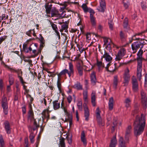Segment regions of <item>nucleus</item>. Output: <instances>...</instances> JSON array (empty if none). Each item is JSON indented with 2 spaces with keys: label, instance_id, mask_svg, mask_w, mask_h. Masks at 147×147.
Listing matches in <instances>:
<instances>
[{
  "label": "nucleus",
  "instance_id": "obj_29",
  "mask_svg": "<svg viewBox=\"0 0 147 147\" xmlns=\"http://www.w3.org/2000/svg\"><path fill=\"white\" fill-rule=\"evenodd\" d=\"M83 98L86 104L88 102V91L87 90H84L83 92Z\"/></svg>",
  "mask_w": 147,
  "mask_h": 147
},
{
  "label": "nucleus",
  "instance_id": "obj_49",
  "mask_svg": "<svg viewBox=\"0 0 147 147\" xmlns=\"http://www.w3.org/2000/svg\"><path fill=\"white\" fill-rule=\"evenodd\" d=\"M0 147H4V142L2 136H0Z\"/></svg>",
  "mask_w": 147,
  "mask_h": 147
},
{
  "label": "nucleus",
  "instance_id": "obj_56",
  "mask_svg": "<svg viewBox=\"0 0 147 147\" xmlns=\"http://www.w3.org/2000/svg\"><path fill=\"white\" fill-rule=\"evenodd\" d=\"M68 27V26L66 24H63L61 26L62 30H65V32H66V31L67 30Z\"/></svg>",
  "mask_w": 147,
  "mask_h": 147
},
{
  "label": "nucleus",
  "instance_id": "obj_10",
  "mask_svg": "<svg viewBox=\"0 0 147 147\" xmlns=\"http://www.w3.org/2000/svg\"><path fill=\"white\" fill-rule=\"evenodd\" d=\"M100 5L97 8V10L100 12H103L106 9V4L105 0H100Z\"/></svg>",
  "mask_w": 147,
  "mask_h": 147
},
{
  "label": "nucleus",
  "instance_id": "obj_36",
  "mask_svg": "<svg viewBox=\"0 0 147 147\" xmlns=\"http://www.w3.org/2000/svg\"><path fill=\"white\" fill-rule=\"evenodd\" d=\"M73 87L74 88L78 90H82L83 89L82 85L78 82L76 83L74 85Z\"/></svg>",
  "mask_w": 147,
  "mask_h": 147
},
{
  "label": "nucleus",
  "instance_id": "obj_42",
  "mask_svg": "<svg viewBox=\"0 0 147 147\" xmlns=\"http://www.w3.org/2000/svg\"><path fill=\"white\" fill-rule=\"evenodd\" d=\"M123 27L124 28L127 30L129 29V27L128 25V20L126 18L124 21Z\"/></svg>",
  "mask_w": 147,
  "mask_h": 147
},
{
  "label": "nucleus",
  "instance_id": "obj_61",
  "mask_svg": "<svg viewBox=\"0 0 147 147\" xmlns=\"http://www.w3.org/2000/svg\"><path fill=\"white\" fill-rule=\"evenodd\" d=\"M10 86V85H9L7 86V93L10 92L11 90Z\"/></svg>",
  "mask_w": 147,
  "mask_h": 147
},
{
  "label": "nucleus",
  "instance_id": "obj_54",
  "mask_svg": "<svg viewBox=\"0 0 147 147\" xmlns=\"http://www.w3.org/2000/svg\"><path fill=\"white\" fill-rule=\"evenodd\" d=\"M138 112V107L136 106H135V109L132 113V114L133 115H134L137 114Z\"/></svg>",
  "mask_w": 147,
  "mask_h": 147
},
{
  "label": "nucleus",
  "instance_id": "obj_34",
  "mask_svg": "<svg viewBox=\"0 0 147 147\" xmlns=\"http://www.w3.org/2000/svg\"><path fill=\"white\" fill-rule=\"evenodd\" d=\"M39 35L40 36V37L39 38L40 42V48L42 49L43 47L45 46V40L43 38L41 35V34H40Z\"/></svg>",
  "mask_w": 147,
  "mask_h": 147
},
{
  "label": "nucleus",
  "instance_id": "obj_35",
  "mask_svg": "<svg viewBox=\"0 0 147 147\" xmlns=\"http://www.w3.org/2000/svg\"><path fill=\"white\" fill-rule=\"evenodd\" d=\"M26 34L28 36H31L32 35H33L34 37H36V35L34 29H31L26 32Z\"/></svg>",
  "mask_w": 147,
  "mask_h": 147
},
{
  "label": "nucleus",
  "instance_id": "obj_44",
  "mask_svg": "<svg viewBox=\"0 0 147 147\" xmlns=\"http://www.w3.org/2000/svg\"><path fill=\"white\" fill-rule=\"evenodd\" d=\"M131 102V99L129 98H126L125 100V106L127 108L129 107Z\"/></svg>",
  "mask_w": 147,
  "mask_h": 147
},
{
  "label": "nucleus",
  "instance_id": "obj_22",
  "mask_svg": "<svg viewBox=\"0 0 147 147\" xmlns=\"http://www.w3.org/2000/svg\"><path fill=\"white\" fill-rule=\"evenodd\" d=\"M51 16L52 17H62L63 16L61 15L60 14H59L58 11L55 8H53L52 11L51 12Z\"/></svg>",
  "mask_w": 147,
  "mask_h": 147
},
{
  "label": "nucleus",
  "instance_id": "obj_25",
  "mask_svg": "<svg viewBox=\"0 0 147 147\" xmlns=\"http://www.w3.org/2000/svg\"><path fill=\"white\" fill-rule=\"evenodd\" d=\"M53 108L55 110L58 109L60 108V102L58 100H54L53 102Z\"/></svg>",
  "mask_w": 147,
  "mask_h": 147
},
{
  "label": "nucleus",
  "instance_id": "obj_39",
  "mask_svg": "<svg viewBox=\"0 0 147 147\" xmlns=\"http://www.w3.org/2000/svg\"><path fill=\"white\" fill-rule=\"evenodd\" d=\"M119 147H126L125 142L122 137H120L119 140Z\"/></svg>",
  "mask_w": 147,
  "mask_h": 147
},
{
  "label": "nucleus",
  "instance_id": "obj_45",
  "mask_svg": "<svg viewBox=\"0 0 147 147\" xmlns=\"http://www.w3.org/2000/svg\"><path fill=\"white\" fill-rule=\"evenodd\" d=\"M123 2L125 8V9L128 8L129 5V1L127 0H123Z\"/></svg>",
  "mask_w": 147,
  "mask_h": 147
},
{
  "label": "nucleus",
  "instance_id": "obj_13",
  "mask_svg": "<svg viewBox=\"0 0 147 147\" xmlns=\"http://www.w3.org/2000/svg\"><path fill=\"white\" fill-rule=\"evenodd\" d=\"M141 45V42H136L131 45V48L133 51V53H136L137 50L140 47Z\"/></svg>",
  "mask_w": 147,
  "mask_h": 147
},
{
  "label": "nucleus",
  "instance_id": "obj_52",
  "mask_svg": "<svg viewBox=\"0 0 147 147\" xmlns=\"http://www.w3.org/2000/svg\"><path fill=\"white\" fill-rule=\"evenodd\" d=\"M23 50L26 53L28 52V48L27 47V45L26 44H24L23 45Z\"/></svg>",
  "mask_w": 147,
  "mask_h": 147
},
{
  "label": "nucleus",
  "instance_id": "obj_43",
  "mask_svg": "<svg viewBox=\"0 0 147 147\" xmlns=\"http://www.w3.org/2000/svg\"><path fill=\"white\" fill-rule=\"evenodd\" d=\"M120 37L121 40L124 41L125 40L126 36L122 31H121L120 32Z\"/></svg>",
  "mask_w": 147,
  "mask_h": 147
},
{
  "label": "nucleus",
  "instance_id": "obj_23",
  "mask_svg": "<svg viewBox=\"0 0 147 147\" xmlns=\"http://www.w3.org/2000/svg\"><path fill=\"white\" fill-rule=\"evenodd\" d=\"M5 128L7 133L9 134L10 133V127L9 122L7 121H5L4 123Z\"/></svg>",
  "mask_w": 147,
  "mask_h": 147
},
{
  "label": "nucleus",
  "instance_id": "obj_47",
  "mask_svg": "<svg viewBox=\"0 0 147 147\" xmlns=\"http://www.w3.org/2000/svg\"><path fill=\"white\" fill-rule=\"evenodd\" d=\"M82 7L85 12H87L88 11L89 8L88 7L86 4H83Z\"/></svg>",
  "mask_w": 147,
  "mask_h": 147
},
{
  "label": "nucleus",
  "instance_id": "obj_51",
  "mask_svg": "<svg viewBox=\"0 0 147 147\" xmlns=\"http://www.w3.org/2000/svg\"><path fill=\"white\" fill-rule=\"evenodd\" d=\"M16 87V93L17 95L19 94L20 93V89L19 87V84L18 83H16L15 84Z\"/></svg>",
  "mask_w": 147,
  "mask_h": 147
},
{
  "label": "nucleus",
  "instance_id": "obj_8",
  "mask_svg": "<svg viewBox=\"0 0 147 147\" xmlns=\"http://www.w3.org/2000/svg\"><path fill=\"white\" fill-rule=\"evenodd\" d=\"M101 111L100 110L98 107H97L96 110V120L99 125H103V122L101 117L100 113Z\"/></svg>",
  "mask_w": 147,
  "mask_h": 147
},
{
  "label": "nucleus",
  "instance_id": "obj_2",
  "mask_svg": "<svg viewBox=\"0 0 147 147\" xmlns=\"http://www.w3.org/2000/svg\"><path fill=\"white\" fill-rule=\"evenodd\" d=\"M143 50L140 49L138 52L137 55V60L138 61V65L137 68V76L140 80L142 76L141 72L142 67V55Z\"/></svg>",
  "mask_w": 147,
  "mask_h": 147
},
{
  "label": "nucleus",
  "instance_id": "obj_63",
  "mask_svg": "<svg viewBox=\"0 0 147 147\" xmlns=\"http://www.w3.org/2000/svg\"><path fill=\"white\" fill-rule=\"evenodd\" d=\"M144 86L145 87L147 86V74H146L145 75Z\"/></svg>",
  "mask_w": 147,
  "mask_h": 147
},
{
  "label": "nucleus",
  "instance_id": "obj_14",
  "mask_svg": "<svg viewBox=\"0 0 147 147\" xmlns=\"http://www.w3.org/2000/svg\"><path fill=\"white\" fill-rule=\"evenodd\" d=\"M51 111H49L48 108L45 109L42 113V118L44 120L45 118L47 119V121L49 119V113Z\"/></svg>",
  "mask_w": 147,
  "mask_h": 147
},
{
  "label": "nucleus",
  "instance_id": "obj_3",
  "mask_svg": "<svg viewBox=\"0 0 147 147\" xmlns=\"http://www.w3.org/2000/svg\"><path fill=\"white\" fill-rule=\"evenodd\" d=\"M28 122H33V125L31 127V129L34 131L37 129L39 126L34 117V114L32 107L30 106L28 113Z\"/></svg>",
  "mask_w": 147,
  "mask_h": 147
},
{
  "label": "nucleus",
  "instance_id": "obj_12",
  "mask_svg": "<svg viewBox=\"0 0 147 147\" xmlns=\"http://www.w3.org/2000/svg\"><path fill=\"white\" fill-rule=\"evenodd\" d=\"M130 76L129 74V70L128 69H127L125 71V73L124 76V85H127L130 79Z\"/></svg>",
  "mask_w": 147,
  "mask_h": 147
},
{
  "label": "nucleus",
  "instance_id": "obj_48",
  "mask_svg": "<svg viewBox=\"0 0 147 147\" xmlns=\"http://www.w3.org/2000/svg\"><path fill=\"white\" fill-rule=\"evenodd\" d=\"M35 136V135L32 132L30 134V139L32 143H33L34 142V138Z\"/></svg>",
  "mask_w": 147,
  "mask_h": 147
},
{
  "label": "nucleus",
  "instance_id": "obj_11",
  "mask_svg": "<svg viewBox=\"0 0 147 147\" xmlns=\"http://www.w3.org/2000/svg\"><path fill=\"white\" fill-rule=\"evenodd\" d=\"M132 89L133 91L135 92H137L139 90L138 84L136 78L132 79Z\"/></svg>",
  "mask_w": 147,
  "mask_h": 147
},
{
  "label": "nucleus",
  "instance_id": "obj_59",
  "mask_svg": "<svg viewBox=\"0 0 147 147\" xmlns=\"http://www.w3.org/2000/svg\"><path fill=\"white\" fill-rule=\"evenodd\" d=\"M28 98H29L30 100V102H29V107H30V106H31V107H32L31 104L32 103V101L33 100V99L30 95L28 96Z\"/></svg>",
  "mask_w": 147,
  "mask_h": 147
},
{
  "label": "nucleus",
  "instance_id": "obj_32",
  "mask_svg": "<svg viewBox=\"0 0 147 147\" xmlns=\"http://www.w3.org/2000/svg\"><path fill=\"white\" fill-rule=\"evenodd\" d=\"M59 146V147H65V139L63 138L62 137L60 139Z\"/></svg>",
  "mask_w": 147,
  "mask_h": 147
},
{
  "label": "nucleus",
  "instance_id": "obj_7",
  "mask_svg": "<svg viewBox=\"0 0 147 147\" xmlns=\"http://www.w3.org/2000/svg\"><path fill=\"white\" fill-rule=\"evenodd\" d=\"M1 105L3 107L4 113L5 114H7L8 110L7 102V98L5 97L3 99L1 103Z\"/></svg>",
  "mask_w": 147,
  "mask_h": 147
},
{
  "label": "nucleus",
  "instance_id": "obj_4",
  "mask_svg": "<svg viewBox=\"0 0 147 147\" xmlns=\"http://www.w3.org/2000/svg\"><path fill=\"white\" fill-rule=\"evenodd\" d=\"M126 53V50L125 49L123 48H121L117 54L116 55L115 58V60L116 61H118V65L117 63H114V67L116 69L118 68L121 65L122 63H119V61L121 59H122L123 57L125 55Z\"/></svg>",
  "mask_w": 147,
  "mask_h": 147
},
{
  "label": "nucleus",
  "instance_id": "obj_30",
  "mask_svg": "<svg viewBox=\"0 0 147 147\" xmlns=\"http://www.w3.org/2000/svg\"><path fill=\"white\" fill-rule=\"evenodd\" d=\"M77 69L79 75L82 76L83 74V67L80 64L77 65Z\"/></svg>",
  "mask_w": 147,
  "mask_h": 147
},
{
  "label": "nucleus",
  "instance_id": "obj_20",
  "mask_svg": "<svg viewBox=\"0 0 147 147\" xmlns=\"http://www.w3.org/2000/svg\"><path fill=\"white\" fill-rule=\"evenodd\" d=\"M96 92L94 91H92L91 94V102L94 107L96 105Z\"/></svg>",
  "mask_w": 147,
  "mask_h": 147
},
{
  "label": "nucleus",
  "instance_id": "obj_19",
  "mask_svg": "<svg viewBox=\"0 0 147 147\" xmlns=\"http://www.w3.org/2000/svg\"><path fill=\"white\" fill-rule=\"evenodd\" d=\"M90 77L92 84L93 85H95L96 82V73L94 71H93L90 74Z\"/></svg>",
  "mask_w": 147,
  "mask_h": 147
},
{
  "label": "nucleus",
  "instance_id": "obj_31",
  "mask_svg": "<svg viewBox=\"0 0 147 147\" xmlns=\"http://www.w3.org/2000/svg\"><path fill=\"white\" fill-rule=\"evenodd\" d=\"M113 99L112 97L110 98L109 102V108L110 110L113 109Z\"/></svg>",
  "mask_w": 147,
  "mask_h": 147
},
{
  "label": "nucleus",
  "instance_id": "obj_55",
  "mask_svg": "<svg viewBox=\"0 0 147 147\" xmlns=\"http://www.w3.org/2000/svg\"><path fill=\"white\" fill-rule=\"evenodd\" d=\"M57 84L58 89L60 91L61 90V84L59 80V78H58Z\"/></svg>",
  "mask_w": 147,
  "mask_h": 147
},
{
  "label": "nucleus",
  "instance_id": "obj_41",
  "mask_svg": "<svg viewBox=\"0 0 147 147\" xmlns=\"http://www.w3.org/2000/svg\"><path fill=\"white\" fill-rule=\"evenodd\" d=\"M9 81L10 85H12L14 82V79L13 75L11 74L9 75Z\"/></svg>",
  "mask_w": 147,
  "mask_h": 147
},
{
  "label": "nucleus",
  "instance_id": "obj_15",
  "mask_svg": "<svg viewBox=\"0 0 147 147\" xmlns=\"http://www.w3.org/2000/svg\"><path fill=\"white\" fill-rule=\"evenodd\" d=\"M83 107L84 112V116L85 117V120L88 121L89 116V112L88 108L86 103H84Z\"/></svg>",
  "mask_w": 147,
  "mask_h": 147
},
{
  "label": "nucleus",
  "instance_id": "obj_37",
  "mask_svg": "<svg viewBox=\"0 0 147 147\" xmlns=\"http://www.w3.org/2000/svg\"><path fill=\"white\" fill-rule=\"evenodd\" d=\"M66 73L68 75V73H69L68 70L66 69H63L58 74V78H60L61 76L65 75Z\"/></svg>",
  "mask_w": 147,
  "mask_h": 147
},
{
  "label": "nucleus",
  "instance_id": "obj_1",
  "mask_svg": "<svg viewBox=\"0 0 147 147\" xmlns=\"http://www.w3.org/2000/svg\"><path fill=\"white\" fill-rule=\"evenodd\" d=\"M145 120L144 116L141 114V117L139 118L137 115L134 123V134L136 136H139L143 131L145 125Z\"/></svg>",
  "mask_w": 147,
  "mask_h": 147
},
{
  "label": "nucleus",
  "instance_id": "obj_17",
  "mask_svg": "<svg viewBox=\"0 0 147 147\" xmlns=\"http://www.w3.org/2000/svg\"><path fill=\"white\" fill-rule=\"evenodd\" d=\"M61 108L63 110L65 114L67 117H68L69 119H71V115L68 112L66 106L63 104L62 102L61 103Z\"/></svg>",
  "mask_w": 147,
  "mask_h": 147
},
{
  "label": "nucleus",
  "instance_id": "obj_24",
  "mask_svg": "<svg viewBox=\"0 0 147 147\" xmlns=\"http://www.w3.org/2000/svg\"><path fill=\"white\" fill-rule=\"evenodd\" d=\"M117 144V141L116 139V137L114 136L111 140V143L110 144V147H115Z\"/></svg>",
  "mask_w": 147,
  "mask_h": 147
},
{
  "label": "nucleus",
  "instance_id": "obj_5",
  "mask_svg": "<svg viewBox=\"0 0 147 147\" xmlns=\"http://www.w3.org/2000/svg\"><path fill=\"white\" fill-rule=\"evenodd\" d=\"M103 58H104L105 59L106 62L107 63H108L107 66L105 67L107 70L109 71H115V69H116L115 67L114 69H113L110 70H108V68L110 66L111 63L112 58L108 53L106 52H105L104 54L101 57V60H102Z\"/></svg>",
  "mask_w": 147,
  "mask_h": 147
},
{
  "label": "nucleus",
  "instance_id": "obj_26",
  "mask_svg": "<svg viewBox=\"0 0 147 147\" xmlns=\"http://www.w3.org/2000/svg\"><path fill=\"white\" fill-rule=\"evenodd\" d=\"M90 19L92 26L95 27L96 25V18L92 15H90Z\"/></svg>",
  "mask_w": 147,
  "mask_h": 147
},
{
  "label": "nucleus",
  "instance_id": "obj_38",
  "mask_svg": "<svg viewBox=\"0 0 147 147\" xmlns=\"http://www.w3.org/2000/svg\"><path fill=\"white\" fill-rule=\"evenodd\" d=\"M52 5L51 4L49 5L48 4H47L45 5V8L46 9V12L47 13H50L52 8Z\"/></svg>",
  "mask_w": 147,
  "mask_h": 147
},
{
  "label": "nucleus",
  "instance_id": "obj_60",
  "mask_svg": "<svg viewBox=\"0 0 147 147\" xmlns=\"http://www.w3.org/2000/svg\"><path fill=\"white\" fill-rule=\"evenodd\" d=\"M8 18V16L5 15L4 14H3L1 16V20H5Z\"/></svg>",
  "mask_w": 147,
  "mask_h": 147
},
{
  "label": "nucleus",
  "instance_id": "obj_33",
  "mask_svg": "<svg viewBox=\"0 0 147 147\" xmlns=\"http://www.w3.org/2000/svg\"><path fill=\"white\" fill-rule=\"evenodd\" d=\"M51 26L53 30L55 31V32L56 33L57 35L58 36L59 38L60 37V34L58 31V29L56 25L53 23L51 24Z\"/></svg>",
  "mask_w": 147,
  "mask_h": 147
},
{
  "label": "nucleus",
  "instance_id": "obj_9",
  "mask_svg": "<svg viewBox=\"0 0 147 147\" xmlns=\"http://www.w3.org/2000/svg\"><path fill=\"white\" fill-rule=\"evenodd\" d=\"M141 101L144 107L146 108L147 106V98L146 93L144 91L142 90L141 92Z\"/></svg>",
  "mask_w": 147,
  "mask_h": 147
},
{
  "label": "nucleus",
  "instance_id": "obj_50",
  "mask_svg": "<svg viewBox=\"0 0 147 147\" xmlns=\"http://www.w3.org/2000/svg\"><path fill=\"white\" fill-rule=\"evenodd\" d=\"M3 89V80L1 79L0 81V90L1 92H4Z\"/></svg>",
  "mask_w": 147,
  "mask_h": 147
},
{
  "label": "nucleus",
  "instance_id": "obj_18",
  "mask_svg": "<svg viewBox=\"0 0 147 147\" xmlns=\"http://www.w3.org/2000/svg\"><path fill=\"white\" fill-rule=\"evenodd\" d=\"M96 65L98 67V69L99 72H101L104 67V64L101 61L97 60Z\"/></svg>",
  "mask_w": 147,
  "mask_h": 147
},
{
  "label": "nucleus",
  "instance_id": "obj_58",
  "mask_svg": "<svg viewBox=\"0 0 147 147\" xmlns=\"http://www.w3.org/2000/svg\"><path fill=\"white\" fill-rule=\"evenodd\" d=\"M88 12H89L90 13V15L91 14L92 15V16H94V14L95 12L94 10L90 8H89L88 9Z\"/></svg>",
  "mask_w": 147,
  "mask_h": 147
},
{
  "label": "nucleus",
  "instance_id": "obj_27",
  "mask_svg": "<svg viewBox=\"0 0 147 147\" xmlns=\"http://www.w3.org/2000/svg\"><path fill=\"white\" fill-rule=\"evenodd\" d=\"M69 73H68V76L69 77H70L71 75L73 74L74 70L73 65L70 62L69 63Z\"/></svg>",
  "mask_w": 147,
  "mask_h": 147
},
{
  "label": "nucleus",
  "instance_id": "obj_16",
  "mask_svg": "<svg viewBox=\"0 0 147 147\" xmlns=\"http://www.w3.org/2000/svg\"><path fill=\"white\" fill-rule=\"evenodd\" d=\"M132 127L131 125H129L126 128L125 134V139L126 140L128 141L129 137L130 136L131 132Z\"/></svg>",
  "mask_w": 147,
  "mask_h": 147
},
{
  "label": "nucleus",
  "instance_id": "obj_6",
  "mask_svg": "<svg viewBox=\"0 0 147 147\" xmlns=\"http://www.w3.org/2000/svg\"><path fill=\"white\" fill-rule=\"evenodd\" d=\"M2 64H3L4 67L7 68L9 70H10L11 72H16L17 73L18 75V77L19 78H22V72L21 70L20 69H18L16 70L14 69L13 68H11L9 67V66L5 64V63L2 62Z\"/></svg>",
  "mask_w": 147,
  "mask_h": 147
},
{
  "label": "nucleus",
  "instance_id": "obj_28",
  "mask_svg": "<svg viewBox=\"0 0 147 147\" xmlns=\"http://www.w3.org/2000/svg\"><path fill=\"white\" fill-rule=\"evenodd\" d=\"M143 32H141L139 33H138L136 34L134 36H133L131 38V40H130L129 39L130 42L131 43L132 42V40H139L140 39L142 38L140 37H137L136 36L138 35H142V33H143Z\"/></svg>",
  "mask_w": 147,
  "mask_h": 147
},
{
  "label": "nucleus",
  "instance_id": "obj_40",
  "mask_svg": "<svg viewBox=\"0 0 147 147\" xmlns=\"http://www.w3.org/2000/svg\"><path fill=\"white\" fill-rule=\"evenodd\" d=\"M118 82V77L117 76H115L114 77L113 85V88L115 89L116 88Z\"/></svg>",
  "mask_w": 147,
  "mask_h": 147
},
{
  "label": "nucleus",
  "instance_id": "obj_46",
  "mask_svg": "<svg viewBox=\"0 0 147 147\" xmlns=\"http://www.w3.org/2000/svg\"><path fill=\"white\" fill-rule=\"evenodd\" d=\"M82 101L81 100L78 101L77 104L78 108L80 111H82Z\"/></svg>",
  "mask_w": 147,
  "mask_h": 147
},
{
  "label": "nucleus",
  "instance_id": "obj_57",
  "mask_svg": "<svg viewBox=\"0 0 147 147\" xmlns=\"http://www.w3.org/2000/svg\"><path fill=\"white\" fill-rule=\"evenodd\" d=\"M31 46H34L35 47L36 49L37 48V44L36 43L32 44L30 46L29 48H28V52L30 51H31L32 50V48L31 47Z\"/></svg>",
  "mask_w": 147,
  "mask_h": 147
},
{
  "label": "nucleus",
  "instance_id": "obj_62",
  "mask_svg": "<svg viewBox=\"0 0 147 147\" xmlns=\"http://www.w3.org/2000/svg\"><path fill=\"white\" fill-rule=\"evenodd\" d=\"M6 37L5 36H3L0 37V45L1 43L6 38Z\"/></svg>",
  "mask_w": 147,
  "mask_h": 147
},
{
  "label": "nucleus",
  "instance_id": "obj_21",
  "mask_svg": "<svg viewBox=\"0 0 147 147\" xmlns=\"http://www.w3.org/2000/svg\"><path fill=\"white\" fill-rule=\"evenodd\" d=\"M81 140L84 146H86L87 144V142L85 138L84 132V131H82L81 135Z\"/></svg>",
  "mask_w": 147,
  "mask_h": 147
},
{
  "label": "nucleus",
  "instance_id": "obj_64",
  "mask_svg": "<svg viewBox=\"0 0 147 147\" xmlns=\"http://www.w3.org/2000/svg\"><path fill=\"white\" fill-rule=\"evenodd\" d=\"M67 100L68 102L70 103L71 101H72V98L71 96H69L67 97Z\"/></svg>",
  "mask_w": 147,
  "mask_h": 147
},
{
  "label": "nucleus",
  "instance_id": "obj_53",
  "mask_svg": "<svg viewBox=\"0 0 147 147\" xmlns=\"http://www.w3.org/2000/svg\"><path fill=\"white\" fill-rule=\"evenodd\" d=\"M104 45H108L109 43H110L109 41H110V39L109 38H105L104 39Z\"/></svg>",
  "mask_w": 147,
  "mask_h": 147
}]
</instances>
